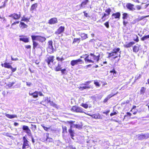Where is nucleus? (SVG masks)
<instances>
[{"label": "nucleus", "instance_id": "36", "mask_svg": "<svg viewBox=\"0 0 149 149\" xmlns=\"http://www.w3.org/2000/svg\"><path fill=\"white\" fill-rule=\"evenodd\" d=\"M91 86H81L80 87V88L82 90H83L84 89H90L91 88Z\"/></svg>", "mask_w": 149, "mask_h": 149}, {"label": "nucleus", "instance_id": "39", "mask_svg": "<svg viewBox=\"0 0 149 149\" xmlns=\"http://www.w3.org/2000/svg\"><path fill=\"white\" fill-rule=\"evenodd\" d=\"M80 106L83 107L85 109H87L88 107V105L86 104L82 103Z\"/></svg>", "mask_w": 149, "mask_h": 149}, {"label": "nucleus", "instance_id": "18", "mask_svg": "<svg viewBox=\"0 0 149 149\" xmlns=\"http://www.w3.org/2000/svg\"><path fill=\"white\" fill-rule=\"evenodd\" d=\"M46 141L48 142H52L53 139L49 137V134L48 133H46Z\"/></svg>", "mask_w": 149, "mask_h": 149}, {"label": "nucleus", "instance_id": "6", "mask_svg": "<svg viewBox=\"0 0 149 149\" xmlns=\"http://www.w3.org/2000/svg\"><path fill=\"white\" fill-rule=\"evenodd\" d=\"M138 139L139 140H143L149 138V133L144 134H138L137 135Z\"/></svg>", "mask_w": 149, "mask_h": 149}, {"label": "nucleus", "instance_id": "53", "mask_svg": "<svg viewBox=\"0 0 149 149\" xmlns=\"http://www.w3.org/2000/svg\"><path fill=\"white\" fill-rule=\"evenodd\" d=\"M97 114H93V115H91V116L92 118H94L97 119L98 118H97Z\"/></svg>", "mask_w": 149, "mask_h": 149}, {"label": "nucleus", "instance_id": "9", "mask_svg": "<svg viewBox=\"0 0 149 149\" xmlns=\"http://www.w3.org/2000/svg\"><path fill=\"white\" fill-rule=\"evenodd\" d=\"M23 143L22 145V149H25L26 146H29V142L26 139V137L24 136L23 137Z\"/></svg>", "mask_w": 149, "mask_h": 149}, {"label": "nucleus", "instance_id": "30", "mask_svg": "<svg viewBox=\"0 0 149 149\" xmlns=\"http://www.w3.org/2000/svg\"><path fill=\"white\" fill-rule=\"evenodd\" d=\"M56 59L58 61H60L62 62L64 60V58L62 57H59V56H57Z\"/></svg>", "mask_w": 149, "mask_h": 149}, {"label": "nucleus", "instance_id": "48", "mask_svg": "<svg viewBox=\"0 0 149 149\" xmlns=\"http://www.w3.org/2000/svg\"><path fill=\"white\" fill-rule=\"evenodd\" d=\"M60 71H61V72L62 74H66V73L65 72V71H66V69L64 68L62 69H61V70Z\"/></svg>", "mask_w": 149, "mask_h": 149}, {"label": "nucleus", "instance_id": "44", "mask_svg": "<svg viewBox=\"0 0 149 149\" xmlns=\"http://www.w3.org/2000/svg\"><path fill=\"white\" fill-rule=\"evenodd\" d=\"M41 126L46 131H48V130L49 129V128L45 127L44 124L41 125Z\"/></svg>", "mask_w": 149, "mask_h": 149}, {"label": "nucleus", "instance_id": "60", "mask_svg": "<svg viewBox=\"0 0 149 149\" xmlns=\"http://www.w3.org/2000/svg\"><path fill=\"white\" fill-rule=\"evenodd\" d=\"M135 7L138 10H140L141 8V6L139 5H136L135 6Z\"/></svg>", "mask_w": 149, "mask_h": 149}, {"label": "nucleus", "instance_id": "45", "mask_svg": "<svg viewBox=\"0 0 149 149\" xmlns=\"http://www.w3.org/2000/svg\"><path fill=\"white\" fill-rule=\"evenodd\" d=\"M134 40L136 42H138L139 41V37L137 35H135L134 37Z\"/></svg>", "mask_w": 149, "mask_h": 149}, {"label": "nucleus", "instance_id": "2", "mask_svg": "<svg viewBox=\"0 0 149 149\" xmlns=\"http://www.w3.org/2000/svg\"><path fill=\"white\" fill-rule=\"evenodd\" d=\"M48 46L47 48V52L50 54L53 53L54 51H55V49L53 48L52 45L53 42L52 40H49L48 42Z\"/></svg>", "mask_w": 149, "mask_h": 149}, {"label": "nucleus", "instance_id": "16", "mask_svg": "<svg viewBox=\"0 0 149 149\" xmlns=\"http://www.w3.org/2000/svg\"><path fill=\"white\" fill-rule=\"evenodd\" d=\"M115 94H113V93H111L108 95L107 97L103 101V103H105L107 102L108 100L109 99L112 97L114 96Z\"/></svg>", "mask_w": 149, "mask_h": 149}, {"label": "nucleus", "instance_id": "56", "mask_svg": "<svg viewBox=\"0 0 149 149\" xmlns=\"http://www.w3.org/2000/svg\"><path fill=\"white\" fill-rule=\"evenodd\" d=\"M10 69H11V70H12V72H15L17 68L15 67V68H13V67L12 66L11 68Z\"/></svg>", "mask_w": 149, "mask_h": 149}, {"label": "nucleus", "instance_id": "64", "mask_svg": "<svg viewBox=\"0 0 149 149\" xmlns=\"http://www.w3.org/2000/svg\"><path fill=\"white\" fill-rule=\"evenodd\" d=\"M26 85L28 86H30L31 85H32V83L31 82H26Z\"/></svg>", "mask_w": 149, "mask_h": 149}, {"label": "nucleus", "instance_id": "35", "mask_svg": "<svg viewBox=\"0 0 149 149\" xmlns=\"http://www.w3.org/2000/svg\"><path fill=\"white\" fill-rule=\"evenodd\" d=\"M73 125H70V129L68 130V132L69 133H71V134L72 135V132H74V131L73 130H72V129L73 127Z\"/></svg>", "mask_w": 149, "mask_h": 149}, {"label": "nucleus", "instance_id": "51", "mask_svg": "<svg viewBox=\"0 0 149 149\" xmlns=\"http://www.w3.org/2000/svg\"><path fill=\"white\" fill-rule=\"evenodd\" d=\"M92 81H86L85 83L84 84H83L86 86H88L89 84H90L92 82Z\"/></svg>", "mask_w": 149, "mask_h": 149}, {"label": "nucleus", "instance_id": "20", "mask_svg": "<svg viewBox=\"0 0 149 149\" xmlns=\"http://www.w3.org/2000/svg\"><path fill=\"white\" fill-rule=\"evenodd\" d=\"M38 91H35L34 93H30V92L29 93V94L30 95L32 96L34 98H36L38 97Z\"/></svg>", "mask_w": 149, "mask_h": 149}, {"label": "nucleus", "instance_id": "29", "mask_svg": "<svg viewBox=\"0 0 149 149\" xmlns=\"http://www.w3.org/2000/svg\"><path fill=\"white\" fill-rule=\"evenodd\" d=\"M29 19L28 18H27L25 17V16H23V17H22V19H21V21H24L26 22L27 23L28 22H29Z\"/></svg>", "mask_w": 149, "mask_h": 149}, {"label": "nucleus", "instance_id": "25", "mask_svg": "<svg viewBox=\"0 0 149 149\" xmlns=\"http://www.w3.org/2000/svg\"><path fill=\"white\" fill-rule=\"evenodd\" d=\"M6 116L7 117L10 119L17 117V116L16 115H10L8 114H6Z\"/></svg>", "mask_w": 149, "mask_h": 149}, {"label": "nucleus", "instance_id": "46", "mask_svg": "<svg viewBox=\"0 0 149 149\" xmlns=\"http://www.w3.org/2000/svg\"><path fill=\"white\" fill-rule=\"evenodd\" d=\"M75 60H72L71 61V65L72 66H74L75 65H76V62Z\"/></svg>", "mask_w": 149, "mask_h": 149}, {"label": "nucleus", "instance_id": "22", "mask_svg": "<svg viewBox=\"0 0 149 149\" xmlns=\"http://www.w3.org/2000/svg\"><path fill=\"white\" fill-rule=\"evenodd\" d=\"M62 63H60L59 62H58V65L57 67H56L55 70L56 71H60L61 69V64Z\"/></svg>", "mask_w": 149, "mask_h": 149}, {"label": "nucleus", "instance_id": "23", "mask_svg": "<svg viewBox=\"0 0 149 149\" xmlns=\"http://www.w3.org/2000/svg\"><path fill=\"white\" fill-rule=\"evenodd\" d=\"M80 36L81 37L82 40H84L88 38L87 35L84 33H80Z\"/></svg>", "mask_w": 149, "mask_h": 149}, {"label": "nucleus", "instance_id": "47", "mask_svg": "<svg viewBox=\"0 0 149 149\" xmlns=\"http://www.w3.org/2000/svg\"><path fill=\"white\" fill-rule=\"evenodd\" d=\"M120 50V49L119 48H116V49H113V51L115 54H116Z\"/></svg>", "mask_w": 149, "mask_h": 149}, {"label": "nucleus", "instance_id": "57", "mask_svg": "<svg viewBox=\"0 0 149 149\" xmlns=\"http://www.w3.org/2000/svg\"><path fill=\"white\" fill-rule=\"evenodd\" d=\"M141 74H139V76L137 75L135 77V80H137L141 78Z\"/></svg>", "mask_w": 149, "mask_h": 149}, {"label": "nucleus", "instance_id": "10", "mask_svg": "<svg viewBox=\"0 0 149 149\" xmlns=\"http://www.w3.org/2000/svg\"><path fill=\"white\" fill-rule=\"evenodd\" d=\"M54 58V56H50L46 59L45 61L47 63L49 67H50V65H51L50 63L53 62Z\"/></svg>", "mask_w": 149, "mask_h": 149}, {"label": "nucleus", "instance_id": "27", "mask_svg": "<svg viewBox=\"0 0 149 149\" xmlns=\"http://www.w3.org/2000/svg\"><path fill=\"white\" fill-rule=\"evenodd\" d=\"M77 64H82L84 63V61L82 60L81 59H79L77 60H75Z\"/></svg>", "mask_w": 149, "mask_h": 149}, {"label": "nucleus", "instance_id": "15", "mask_svg": "<svg viewBox=\"0 0 149 149\" xmlns=\"http://www.w3.org/2000/svg\"><path fill=\"white\" fill-rule=\"evenodd\" d=\"M22 129L24 132L26 133L27 134L30 132L31 131L29 129V127L26 125H23L22 127Z\"/></svg>", "mask_w": 149, "mask_h": 149}, {"label": "nucleus", "instance_id": "7", "mask_svg": "<svg viewBox=\"0 0 149 149\" xmlns=\"http://www.w3.org/2000/svg\"><path fill=\"white\" fill-rule=\"evenodd\" d=\"M31 38L32 40L33 49H35L36 47L41 48L42 47L39 45L38 42L35 41L36 40H34V39L31 36Z\"/></svg>", "mask_w": 149, "mask_h": 149}, {"label": "nucleus", "instance_id": "52", "mask_svg": "<svg viewBox=\"0 0 149 149\" xmlns=\"http://www.w3.org/2000/svg\"><path fill=\"white\" fill-rule=\"evenodd\" d=\"M104 24L107 28H109V21L107 22H106L104 23Z\"/></svg>", "mask_w": 149, "mask_h": 149}, {"label": "nucleus", "instance_id": "3", "mask_svg": "<svg viewBox=\"0 0 149 149\" xmlns=\"http://www.w3.org/2000/svg\"><path fill=\"white\" fill-rule=\"evenodd\" d=\"M71 110L76 112L85 113L84 110L81 107L76 106H73L71 109Z\"/></svg>", "mask_w": 149, "mask_h": 149}, {"label": "nucleus", "instance_id": "49", "mask_svg": "<svg viewBox=\"0 0 149 149\" xmlns=\"http://www.w3.org/2000/svg\"><path fill=\"white\" fill-rule=\"evenodd\" d=\"M45 102H47L48 103H49L51 102L50 100L48 99V97H45Z\"/></svg>", "mask_w": 149, "mask_h": 149}, {"label": "nucleus", "instance_id": "14", "mask_svg": "<svg viewBox=\"0 0 149 149\" xmlns=\"http://www.w3.org/2000/svg\"><path fill=\"white\" fill-rule=\"evenodd\" d=\"M134 5L130 3H127L126 7L127 8L130 10L133 11L135 10V8H134Z\"/></svg>", "mask_w": 149, "mask_h": 149}, {"label": "nucleus", "instance_id": "12", "mask_svg": "<svg viewBox=\"0 0 149 149\" xmlns=\"http://www.w3.org/2000/svg\"><path fill=\"white\" fill-rule=\"evenodd\" d=\"M19 37H21L19 38L20 41H22L24 42H28L29 41V37H26V36L23 35L19 36Z\"/></svg>", "mask_w": 149, "mask_h": 149}, {"label": "nucleus", "instance_id": "63", "mask_svg": "<svg viewBox=\"0 0 149 149\" xmlns=\"http://www.w3.org/2000/svg\"><path fill=\"white\" fill-rule=\"evenodd\" d=\"M97 119H102V116L100 115V114L98 113L97 114Z\"/></svg>", "mask_w": 149, "mask_h": 149}, {"label": "nucleus", "instance_id": "38", "mask_svg": "<svg viewBox=\"0 0 149 149\" xmlns=\"http://www.w3.org/2000/svg\"><path fill=\"white\" fill-rule=\"evenodd\" d=\"M123 19H125L127 18L128 17V14L126 13H124L123 14Z\"/></svg>", "mask_w": 149, "mask_h": 149}, {"label": "nucleus", "instance_id": "59", "mask_svg": "<svg viewBox=\"0 0 149 149\" xmlns=\"http://www.w3.org/2000/svg\"><path fill=\"white\" fill-rule=\"evenodd\" d=\"M110 110H108L105 112H102V113L103 114H105L106 115H107L110 112Z\"/></svg>", "mask_w": 149, "mask_h": 149}, {"label": "nucleus", "instance_id": "4", "mask_svg": "<svg viewBox=\"0 0 149 149\" xmlns=\"http://www.w3.org/2000/svg\"><path fill=\"white\" fill-rule=\"evenodd\" d=\"M21 14L20 12H18V14L15 13L11 14L8 16V17H12L13 19L15 20L19 19L21 17Z\"/></svg>", "mask_w": 149, "mask_h": 149}, {"label": "nucleus", "instance_id": "24", "mask_svg": "<svg viewBox=\"0 0 149 149\" xmlns=\"http://www.w3.org/2000/svg\"><path fill=\"white\" fill-rule=\"evenodd\" d=\"M19 26L20 28L22 27L23 29L26 28L28 27V26L27 25L25 24L24 22H20Z\"/></svg>", "mask_w": 149, "mask_h": 149}, {"label": "nucleus", "instance_id": "61", "mask_svg": "<svg viewBox=\"0 0 149 149\" xmlns=\"http://www.w3.org/2000/svg\"><path fill=\"white\" fill-rule=\"evenodd\" d=\"M49 103L50 104H51V106H53L54 107L56 105V104L52 101V102L51 101L50 103Z\"/></svg>", "mask_w": 149, "mask_h": 149}, {"label": "nucleus", "instance_id": "34", "mask_svg": "<svg viewBox=\"0 0 149 149\" xmlns=\"http://www.w3.org/2000/svg\"><path fill=\"white\" fill-rule=\"evenodd\" d=\"M146 91V88L144 87H142L141 88L140 91V93L141 94L143 95L145 92Z\"/></svg>", "mask_w": 149, "mask_h": 149}, {"label": "nucleus", "instance_id": "41", "mask_svg": "<svg viewBox=\"0 0 149 149\" xmlns=\"http://www.w3.org/2000/svg\"><path fill=\"white\" fill-rule=\"evenodd\" d=\"M15 83V82L14 81L12 83L10 82L7 85V86H8L9 88H10L12 86H13Z\"/></svg>", "mask_w": 149, "mask_h": 149}, {"label": "nucleus", "instance_id": "40", "mask_svg": "<svg viewBox=\"0 0 149 149\" xmlns=\"http://www.w3.org/2000/svg\"><path fill=\"white\" fill-rule=\"evenodd\" d=\"M111 12V10L110 8H108L107 9L105 10V12L106 13H107V14L109 15H110V13Z\"/></svg>", "mask_w": 149, "mask_h": 149}, {"label": "nucleus", "instance_id": "13", "mask_svg": "<svg viewBox=\"0 0 149 149\" xmlns=\"http://www.w3.org/2000/svg\"><path fill=\"white\" fill-rule=\"evenodd\" d=\"M58 22L57 19L56 17H54L50 19L48 21V23L50 24L57 23Z\"/></svg>", "mask_w": 149, "mask_h": 149}, {"label": "nucleus", "instance_id": "11", "mask_svg": "<svg viewBox=\"0 0 149 149\" xmlns=\"http://www.w3.org/2000/svg\"><path fill=\"white\" fill-rule=\"evenodd\" d=\"M65 29L64 26H61L54 33L57 35H59L64 31Z\"/></svg>", "mask_w": 149, "mask_h": 149}, {"label": "nucleus", "instance_id": "33", "mask_svg": "<svg viewBox=\"0 0 149 149\" xmlns=\"http://www.w3.org/2000/svg\"><path fill=\"white\" fill-rule=\"evenodd\" d=\"M149 38V35H145L143 37L141 38V40L142 41H144L145 40Z\"/></svg>", "mask_w": 149, "mask_h": 149}, {"label": "nucleus", "instance_id": "26", "mask_svg": "<svg viewBox=\"0 0 149 149\" xmlns=\"http://www.w3.org/2000/svg\"><path fill=\"white\" fill-rule=\"evenodd\" d=\"M80 38H74L72 42V44H74L75 43H79L80 41Z\"/></svg>", "mask_w": 149, "mask_h": 149}, {"label": "nucleus", "instance_id": "17", "mask_svg": "<svg viewBox=\"0 0 149 149\" xmlns=\"http://www.w3.org/2000/svg\"><path fill=\"white\" fill-rule=\"evenodd\" d=\"M140 45L138 44H137L136 45L134 46L133 48V52L135 53L138 52L139 49V47H140Z\"/></svg>", "mask_w": 149, "mask_h": 149}, {"label": "nucleus", "instance_id": "28", "mask_svg": "<svg viewBox=\"0 0 149 149\" xmlns=\"http://www.w3.org/2000/svg\"><path fill=\"white\" fill-rule=\"evenodd\" d=\"M12 66L10 65L9 63L5 62L4 63V67L7 68H10Z\"/></svg>", "mask_w": 149, "mask_h": 149}, {"label": "nucleus", "instance_id": "55", "mask_svg": "<svg viewBox=\"0 0 149 149\" xmlns=\"http://www.w3.org/2000/svg\"><path fill=\"white\" fill-rule=\"evenodd\" d=\"M130 102V101L128 100H127L126 101H125L124 102H123L122 103V105H124V104H127L129 103Z\"/></svg>", "mask_w": 149, "mask_h": 149}, {"label": "nucleus", "instance_id": "5", "mask_svg": "<svg viewBox=\"0 0 149 149\" xmlns=\"http://www.w3.org/2000/svg\"><path fill=\"white\" fill-rule=\"evenodd\" d=\"M31 36L33 38L34 40L38 41L41 42H43L46 40V38L45 37L40 36L32 35Z\"/></svg>", "mask_w": 149, "mask_h": 149}, {"label": "nucleus", "instance_id": "54", "mask_svg": "<svg viewBox=\"0 0 149 149\" xmlns=\"http://www.w3.org/2000/svg\"><path fill=\"white\" fill-rule=\"evenodd\" d=\"M88 55L87 54L83 55L82 56H80V58H84L85 61L86 58H87Z\"/></svg>", "mask_w": 149, "mask_h": 149}, {"label": "nucleus", "instance_id": "43", "mask_svg": "<svg viewBox=\"0 0 149 149\" xmlns=\"http://www.w3.org/2000/svg\"><path fill=\"white\" fill-rule=\"evenodd\" d=\"M31 129H32V130H34L35 131L36 129V125L31 124Z\"/></svg>", "mask_w": 149, "mask_h": 149}, {"label": "nucleus", "instance_id": "58", "mask_svg": "<svg viewBox=\"0 0 149 149\" xmlns=\"http://www.w3.org/2000/svg\"><path fill=\"white\" fill-rule=\"evenodd\" d=\"M94 84L97 86L99 87L100 86V84L99 82L97 81H94Z\"/></svg>", "mask_w": 149, "mask_h": 149}, {"label": "nucleus", "instance_id": "31", "mask_svg": "<svg viewBox=\"0 0 149 149\" xmlns=\"http://www.w3.org/2000/svg\"><path fill=\"white\" fill-rule=\"evenodd\" d=\"M37 3H35V4H33L31 6V8H30V10H33L34 9H35L37 7Z\"/></svg>", "mask_w": 149, "mask_h": 149}, {"label": "nucleus", "instance_id": "42", "mask_svg": "<svg viewBox=\"0 0 149 149\" xmlns=\"http://www.w3.org/2000/svg\"><path fill=\"white\" fill-rule=\"evenodd\" d=\"M74 126L75 127L77 128L80 129L82 127V125H79L78 124H74Z\"/></svg>", "mask_w": 149, "mask_h": 149}, {"label": "nucleus", "instance_id": "1", "mask_svg": "<svg viewBox=\"0 0 149 149\" xmlns=\"http://www.w3.org/2000/svg\"><path fill=\"white\" fill-rule=\"evenodd\" d=\"M96 55H95L92 53H90L89 55H88L87 58H86L85 63H94V61L93 60L96 61L98 62L100 57V55L98 53H96Z\"/></svg>", "mask_w": 149, "mask_h": 149}, {"label": "nucleus", "instance_id": "19", "mask_svg": "<svg viewBox=\"0 0 149 149\" xmlns=\"http://www.w3.org/2000/svg\"><path fill=\"white\" fill-rule=\"evenodd\" d=\"M135 43L134 42H130L127 44L124 45V46L126 48H129L132 46V45L135 44Z\"/></svg>", "mask_w": 149, "mask_h": 149}, {"label": "nucleus", "instance_id": "21", "mask_svg": "<svg viewBox=\"0 0 149 149\" xmlns=\"http://www.w3.org/2000/svg\"><path fill=\"white\" fill-rule=\"evenodd\" d=\"M120 13L119 12H117L116 13H113L112 15V16L114 17V18H120Z\"/></svg>", "mask_w": 149, "mask_h": 149}, {"label": "nucleus", "instance_id": "32", "mask_svg": "<svg viewBox=\"0 0 149 149\" xmlns=\"http://www.w3.org/2000/svg\"><path fill=\"white\" fill-rule=\"evenodd\" d=\"M62 133L64 134L65 133H67V128L66 126H62Z\"/></svg>", "mask_w": 149, "mask_h": 149}, {"label": "nucleus", "instance_id": "8", "mask_svg": "<svg viewBox=\"0 0 149 149\" xmlns=\"http://www.w3.org/2000/svg\"><path fill=\"white\" fill-rule=\"evenodd\" d=\"M89 1V0H84L80 5L77 6V7L79 8V9L84 8L85 7V6L87 5Z\"/></svg>", "mask_w": 149, "mask_h": 149}, {"label": "nucleus", "instance_id": "37", "mask_svg": "<svg viewBox=\"0 0 149 149\" xmlns=\"http://www.w3.org/2000/svg\"><path fill=\"white\" fill-rule=\"evenodd\" d=\"M107 53L109 54V56H108V58H109L110 57L115 55V54L114 52L112 51V52L111 53L107 52Z\"/></svg>", "mask_w": 149, "mask_h": 149}, {"label": "nucleus", "instance_id": "50", "mask_svg": "<svg viewBox=\"0 0 149 149\" xmlns=\"http://www.w3.org/2000/svg\"><path fill=\"white\" fill-rule=\"evenodd\" d=\"M126 115H125L124 116V119H125L126 117L127 116H130L132 115V114L130 113L129 112H127L126 113Z\"/></svg>", "mask_w": 149, "mask_h": 149}, {"label": "nucleus", "instance_id": "62", "mask_svg": "<svg viewBox=\"0 0 149 149\" xmlns=\"http://www.w3.org/2000/svg\"><path fill=\"white\" fill-rule=\"evenodd\" d=\"M117 113L116 111H114L113 113H112L110 114V116H112L113 115L116 114Z\"/></svg>", "mask_w": 149, "mask_h": 149}]
</instances>
